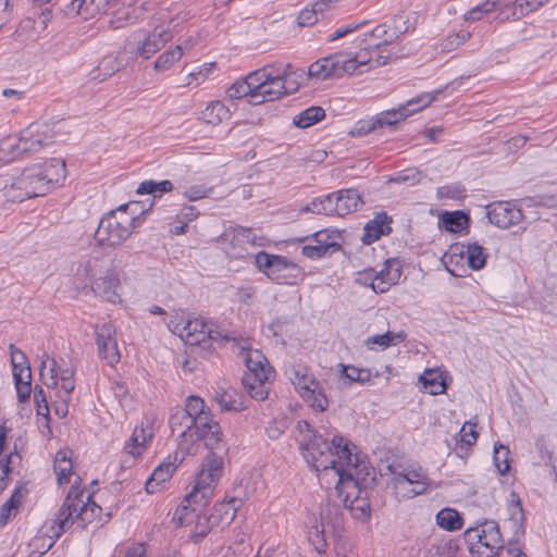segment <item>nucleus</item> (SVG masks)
<instances>
[{"mask_svg": "<svg viewBox=\"0 0 557 557\" xmlns=\"http://www.w3.org/2000/svg\"><path fill=\"white\" fill-rule=\"evenodd\" d=\"M23 132L26 135V139L35 140L37 144H40V148L42 149L45 146L50 145L53 141L55 136V132L53 129V125L48 122H34L28 125Z\"/></svg>", "mask_w": 557, "mask_h": 557, "instance_id": "26", "label": "nucleus"}, {"mask_svg": "<svg viewBox=\"0 0 557 557\" xmlns=\"http://www.w3.org/2000/svg\"><path fill=\"white\" fill-rule=\"evenodd\" d=\"M407 335L404 331L394 333L386 332L384 334H377L368 337L364 341V345L368 349H374V346H379L382 350L391 346H396L406 339Z\"/></svg>", "mask_w": 557, "mask_h": 557, "instance_id": "30", "label": "nucleus"}, {"mask_svg": "<svg viewBox=\"0 0 557 557\" xmlns=\"http://www.w3.org/2000/svg\"><path fill=\"white\" fill-rule=\"evenodd\" d=\"M356 51L350 52L351 63H354V74H361L370 69L386 65L393 53L387 46L382 42H368V38H356L354 41Z\"/></svg>", "mask_w": 557, "mask_h": 557, "instance_id": "9", "label": "nucleus"}, {"mask_svg": "<svg viewBox=\"0 0 557 557\" xmlns=\"http://www.w3.org/2000/svg\"><path fill=\"white\" fill-rule=\"evenodd\" d=\"M509 448L502 444H495L494 446V465L500 474H505L509 471Z\"/></svg>", "mask_w": 557, "mask_h": 557, "instance_id": "48", "label": "nucleus"}, {"mask_svg": "<svg viewBox=\"0 0 557 557\" xmlns=\"http://www.w3.org/2000/svg\"><path fill=\"white\" fill-rule=\"evenodd\" d=\"M344 74L354 75L350 52H338L313 62L308 69V76L325 81Z\"/></svg>", "mask_w": 557, "mask_h": 557, "instance_id": "12", "label": "nucleus"}, {"mask_svg": "<svg viewBox=\"0 0 557 557\" xmlns=\"http://www.w3.org/2000/svg\"><path fill=\"white\" fill-rule=\"evenodd\" d=\"M34 398H35V403H36L37 414L42 416L44 418H48L49 417L48 401H47L46 395L44 393V389L38 385H36L34 388Z\"/></svg>", "mask_w": 557, "mask_h": 557, "instance_id": "62", "label": "nucleus"}, {"mask_svg": "<svg viewBox=\"0 0 557 557\" xmlns=\"http://www.w3.org/2000/svg\"><path fill=\"white\" fill-rule=\"evenodd\" d=\"M379 470L381 475H393V485L398 491L406 490V485H412L419 480H425L426 475L420 467L412 468L397 460L381 465Z\"/></svg>", "mask_w": 557, "mask_h": 557, "instance_id": "16", "label": "nucleus"}, {"mask_svg": "<svg viewBox=\"0 0 557 557\" xmlns=\"http://www.w3.org/2000/svg\"><path fill=\"white\" fill-rule=\"evenodd\" d=\"M220 444L216 447H207L210 453L203 458L200 470L196 475L195 485L189 494L186 495V502L210 500L214 493V487L223 474V458L227 454V446L220 435Z\"/></svg>", "mask_w": 557, "mask_h": 557, "instance_id": "6", "label": "nucleus"}, {"mask_svg": "<svg viewBox=\"0 0 557 557\" xmlns=\"http://www.w3.org/2000/svg\"><path fill=\"white\" fill-rule=\"evenodd\" d=\"M205 401L197 396H189L185 408H182L190 418H196L201 434L207 433V447H216L220 444L221 426L215 422L210 411H206Z\"/></svg>", "mask_w": 557, "mask_h": 557, "instance_id": "11", "label": "nucleus"}, {"mask_svg": "<svg viewBox=\"0 0 557 557\" xmlns=\"http://www.w3.org/2000/svg\"><path fill=\"white\" fill-rule=\"evenodd\" d=\"M215 400L220 405L222 410H234L242 411L246 408L243 400L236 398L234 391H226L215 396Z\"/></svg>", "mask_w": 557, "mask_h": 557, "instance_id": "45", "label": "nucleus"}, {"mask_svg": "<svg viewBox=\"0 0 557 557\" xmlns=\"http://www.w3.org/2000/svg\"><path fill=\"white\" fill-rule=\"evenodd\" d=\"M335 238L336 235L334 233L320 231L313 235L312 242H319L322 246L327 245V251L330 255H332L341 249V245L336 243Z\"/></svg>", "mask_w": 557, "mask_h": 557, "instance_id": "53", "label": "nucleus"}, {"mask_svg": "<svg viewBox=\"0 0 557 557\" xmlns=\"http://www.w3.org/2000/svg\"><path fill=\"white\" fill-rule=\"evenodd\" d=\"M29 490L26 482H20L11 497L0 506V525L4 527L14 518L23 505Z\"/></svg>", "mask_w": 557, "mask_h": 557, "instance_id": "22", "label": "nucleus"}, {"mask_svg": "<svg viewBox=\"0 0 557 557\" xmlns=\"http://www.w3.org/2000/svg\"><path fill=\"white\" fill-rule=\"evenodd\" d=\"M481 544L472 548L473 557H497L504 549V540L495 521H484L480 531Z\"/></svg>", "mask_w": 557, "mask_h": 557, "instance_id": "14", "label": "nucleus"}, {"mask_svg": "<svg viewBox=\"0 0 557 557\" xmlns=\"http://www.w3.org/2000/svg\"><path fill=\"white\" fill-rule=\"evenodd\" d=\"M196 418H190L182 408L176 409L169 419L172 434L180 438L178 447L182 451L190 454L191 446L198 441H203L207 447V433L201 434Z\"/></svg>", "mask_w": 557, "mask_h": 557, "instance_id": "10", "label": "nucleus"}, {"mask_svg": "<svg viewBox=\"0 0 557 557\" xmlns=\"http://www.w3.org/2000/svg\"><path fill=\"white\" fill-rule=\"evenodd\" d=\"M73 463L69 451L60 450L55 455L53 470L58 478V484L62 485L70 482L72 475Z\"/></svg>", "mask_w": 557, "mask_h": 557, "instance_id": "33", "label": "nucleus"}, {"mask_svg": "<svg viewBox=\"0 0 557 557\" xmlns=\"http://www.w3.org/2000/svg\"><path fill=\"white\" fill-rule=\"evenodd\" d=\"M290 381L300 393L307 392V388L310 389L317 387V383L319 382L310 373L308 368L301 364H297L292 368Z\"/></svg>", "mask_w": 557, "mask_h": 557, "instance_id": "31", "label": "nucleus"}, {"mask_svg": "<svg viewBox=\"0 0 557 557\" xmlns=\"http://www.w3.org/2000/svg\"><path fill=\"white\" fill-rule=\"evenodd\" d=\"M97 346L98 355L100 358L107 360L110 366L120 361V352L116 343V330L111 322H103L98 325L97 331Z\"/></svg>", "mask_w": 557, "mask_h": 557, "instance_id": "18", "label": "nucleus"}, {"mask_svg": "<svg viewBox=\"0 0 557 557\" xmlns=\"http://www.w3.org/2000/svg\"><path fill=\"white\" fill-rule=\"evenodd\" d=\"M401 276V268L400 263L396 259H388L385 261L384 267L381 271L376 272L374 270V285L372 289L375 293H385L391 286L398 283Z\"/></svg>", "mask_w": 557, "mask_h": 557, "instance_id": "21", "label": "nucleus"}, {"mask_svg": "<svg viewBox=\"0 0 557 557\" xmlns=\"http://www.w3.org/2000/svg\"><path fill=\"white\" fill-rule=\"evenodd\" d=\"M175 469L176 465L174 462H163L158 466L146 482V492L148 494L156 493L163 483L171 479Z\"/></svg>", "mask_w": 557, "mask_h": 557, "instance_id": "27", "label": "nucleus"}, {"mask_svg": "<svg viewBox=\"0 0 557 557\" xmlns=\"http://www.w3.org/2000/svg\"><path fill=\"white\" fill-rule=\"evenodd\" d=\"M469 216L461 211H454L443 215V224L447 232L459 233L468 225Z\"/></svg>", "mask_w": 557, "mask_h": 557, "instance_id": "41", "label": "nucleus"}, {"mask_svg": "<svg viewBox=\"0 0 557 557\" xmlns=\"http://www.w3.org/2000/svg\"><path fill=\"white\" fill-rule=\"evenodd\" d=\"M444 258L447 259L449 263L456 264L467 259L469 268L478 271L484 268L487 255L484 252V248L476 242L468 244L456 243L449 247Z\"/></svg>", "mask_w": 557, "mask_h": 557, "instance_id": "13", "label": "nucleus"}, {"mask_svg": "<svg viewBox=\"0 0 557 557\" xmlns=\"http://www.w3.org/2000/svg\"><path fill=\"white\" fill-rule=\"evenodd\" d=\"M441 92L442 90H436L433 94L425 92L408 100L406 103L398 107L400 110V115L408 117L416 112L421 111L422 109L429 107Z\"/></svg>", "mask_w": 557, "mask_h": 557, "instance_id": "29", "label": "nucleus"}, {"mask_svg": "<svg viewBox=\"0 0 557 557\" xmlns=\"http://www.w3.org/2000/svg\"><path fill=\"white\" fill-rule=\"evenodd\" d=\"M376 117L380 121L381 128L384 126H393L399 121L406 119L405 116L400 115L399 108L381 112L376 115Z\"/></svg>", "mask_w": 557, "mask_h": 557, "instance_id": "60", "label": "nucleus"}, {"mask_svg": "<svg viewBox=\"0 0 557 557\" xmlns=\"http://www.w3.org/2000/svg\"><path fill=\"white\" fill-rule=\"evenodd\" d=\"M245 391L256 400H264L269 395V381H263L257 385L246 387Z\"/></svg>", "mask_w": 557, "mask_h": 557, "instance_id": "64", "label": "nucleus"}, {"mask_svg": "<svg viewBox=\"0 0 557 557\" xmlns=\"http://www.w3.org/2000/svg\"><path fill=\"white\" fill-rule=\"evenodd\" d=\"M277 268L272 271V281L277 284H292L297 277L299 268L286 257L278 256Z\"/></svg>", "mask_w": 557, "mask_h": 557, "instance_id": "28", "label": "nucleus"}, {"mask_svg": "<svg viewBox=\"0 0 557 557\" xmlns=\"http://www.w3.org/2000/svg\"><path fill=\"white\" fill-rule=\"evenodd\" d=\"M437 524L447 531H456L462 528V518L458 511L450 508L442 509L436 515Z\"/></svg>", "mask_w": 557, "mask_h": 557, "instance_id": "38", "label": "nucleus"}, {"mask_svg": "<svg viewBox=\"0 0 557 557\" xmlns=\"http://www.w3.org/2000/svg\"><path fill=\"white\" fill-rule=\"evenodd\" d=\"M58 370L57 362L54 359H51L48 364V360H44L40 366V377L44 384L48 388H57L59 385L58 382Z\"/></svg>", "mask_w": 557, "mask_h": 557, "instance_id": "46", "label": "nucleus"}, {"mask_svg": "<svg viewBox=\"0 0 557 557\" xmlns=\"http://www.w3.org/2000/svg\"><path fill=\"white\" fill-rule=\"evenodd\" d=\"M120 66L115 59L113 58H104L97 69L90 72V77L92 79H99L100 82L106 78L112 76L116 71H119Z\"/></svg>", "mask_w": 557, "mask_h": 557, "instance_id": "47", "label": "nucleus"}, {"mask_svg": "<svg viewBox=\"0 0 557 557\" xmlns=\"http://www.w3.org/2000/svg\"><path fill=\"white\" fill-rule=\"evenodd\" d=\"M169 329L177 334L186 344L190 346L201 345L207 342L210 334L208 324L200 319H181L178 321L171 320L168 323Z\"/></svg>", "mask_w": 557, "mask_h": 557, "instance_id": "15", "label": "nucleus"}, {"mask_svg": "<svg viewBox=\"0 0 557 557\" xmlns=\"http://www.w3.org/2000/svg\"><path fill=\"white\" fill-rule=\"evenodd\" d=\"M333 202V214L344 216L357 211L362 202L361 196L357 189H342L330 194Z\"/></svg>", "mask_w": 557, "mask_h": 557, "instance_id": "20", "label": "nucleus"}, {"mask_svg": "<svg viewBox=\"0 0 557 557\" xmlns=\"http://www.w3.org/2000/svg\"><path fill=\"white\" fill-rule=\"evenodd\" d=\"M227 113L225 107L220 102L215 101L208 106L203 112L205 117H210L212 114H215L214 119H208L209 123H220Z\"/></svg>", "mask_w": 557, "mask_h": 557, "instance_id": "63", "label": "nucleus"}, {"mask_svg": "<svg viewBox=\"0 0 557 557\" xmlns=\"http://www.w3.org/2000/svg\"><path fill=\"white\" fill-rule=\"evenodd\" d=\"M325 116V111L321 107H310L294 116V124L300 128H307L320 122Z\"/></svg>", "mask_w": 557, "mask_h": 557, "instance_id": "37", "label": "nucleus"}, {"mask_svg": "<svg viewBox=\"0 0 557 557\" xmlns=\"http://www.w3.org/2000/svg\"><path fill=\"white\" fill-rule=\"evenodd\" d=\"M475 426H476V422L472 423L471 421H468L462 425V428L459 432L461 445H466L467 447H470L475 444L478 436H479V433L476 432Z\"/></svg>", "mask_w": 557, "mask_h": 557, "instance_id": "54", "label": "nucleus"}, {"mask_svg": "<svg viewBox=\"0 0 557 557\" xmlns=\"http://www.w3.org/2000/svg\"><path fill=\"white\" fill-rule=\"evenodd\" d=\"M300 449L307 463L315 471H331L337 479L335 491L330 496L336 507L342 505L350 510L358 508L363 516L369 515L366 511L369 504L361 499V493L362 488H367L374 481V476L369 480L360 476L363 470L367 475L370 472L366 465L360 463L359 457L351 453L348 440L335 435L329 442L321 435L300 442Z\"/></svg>", "mask_w": 557, "mask_h": 557, "instance_id": "1", "label": "nucleus"}, {"mask_svg": "<svg viewBox=\"0 0 557 557\" xmlns=\"http://www.w3.org/2000/svg\"><path fill=\"white\" fill-rule=\"evenodd\" d=\"M183 55V46H175L174 48L164 51L154 61V69L157 71H165L170 69L174 62L178 61Z\"/></svg>", "mask_w": 557, "mask_h": 557, "instance_id": "42", "label": "nucleus"}, {"mask_svg": "<svg viewBox=\"0 0 557 557\" xmlns=\"http://www.w3.org/2000/svg\"><path fill=\"white\" fill-rule=\"evenodd\" d=\"M76 276L83 281L91 282L94 293L107 301L117 304L121 301V282L119 273L112 268L110 259L104 257H89L79 263Z\"/></svg>", "mask_w": 557, "mask_h": 557, "instance_id": "5", "label": "nucleus"}, {"mask_svg": "<svg viewBox=\"0 0 557 557\" xmlns=\"http://www.w3.org/2000/svg\"><path fill=\"white\" fill-rule=\"evenodd\" d=\"M242 504L243 500L237 497H232L228 502L215 504L211 509H208L211 515V521L215 523L216 527L230 524Z\"/></svg>", "mask_w": 557, "mask_h": 557, "instance_id": "25", "label": "nucleus"}, {"mask_svg": "<svg viewBox=\"0 0 557 557\" xmlns=\"http://www.w3.org/2000/svg\"><path fill=\"white\" fill-rule=\"evenodd\" d=\"M505 0H485L475 5L465 14V20L468 22H475L482 18L484 14L494 11Z\"/></svg>", "mask_w": 557, "mask_h": 557, "instance_id": "44", "label": "nucleus"}, {"mask_svg": "<svg viewBox=\"0 0 557 557\" xmlns=\"http://www.w3.org/2000/svg\"><path fill=\"white\" fill-rule=\"evenodd\" d=\"M343 374L350 383H367L371 380V373L368 369H358L354 366H343Z\"/></svg>", "mask_w": 557, "mask_h": 557, "instance_id": "51", "label": "nucleus"}, {"mask_svg": "<svg viewBox=\"0 0 557 557\" xmlns=\"http://www.w3.org/2000/svg\"><path fill=\"white\" fill-rule=\"evenodd\" d=\"M65 174V161L51 158L25 168L17 177L12 178L10 185L5 184L3 195L11 201L45 196L64 181Z\"/></svg>", "mask_w": 557, "mask_h": 557, "instance_id": "3", "label": "nucleus"}, {"mask_svg": "<svg viewBox=\"0 0 557 557\" xmlns=\"http://www.w3.org/2000/svg\"><path fill=\"white\" fill-rule=\"evenodd\" d=\"M305 71L290 63H272L236 81L226 91L230 99L247 98L252 106L274 101L298 91Z\"/></svg>", "mask_w": 557, "mask_h": 557, "instance_id": "2", "label": "nucleus"}, {"mask_svg": "<svg viewBox=\"0 0 557 557\" xmlns=\"http://www.w3.org/2000/svg\"><path fill=\"white\" fill-rule=\"evenodd\" d=\"M245 362L247 367L246 373H264L267 376L271 373L265 357L259 350L248 351Z\"/></svg>", "mask_w": 557, "mask_h": 557, "instance_id": "39", "label": "nucleus"}, {"mask_svg": "<svg viewBox=\"0 0 557 557\" xmlns=\"http://www.w3.org/2000/svg\"><path fill=\"white\" fill-rule=\"evenodd\" d=\"M377 128H381V125H380V121L377 120V117L375 115L371 119L359 121L356 124L351 134L362 136V135H367Z\"/></svg>", "mask_w": 557, "mask_h": 557, "instance_id": "59", "label": "nucleus"}, {"mask_svg": "<svg viewBox=\"0 0 557 557\" xmlns=\"http://www.w3.org/2000/svg\"><path fill=\"white\" fill-rule=\"evenodd\" d=\"M302 212H310L314 214L333 215V202L330 194L320 198L313 199L311 202L306 205Z\"/></svg>", "mask_w": 557, "mask_h": 557, "instance_id": "43", "label": "nucleus"}, {"mask_svg": "<svg viewBox=\"0 0 557 557\" xmlns=\"http://www.w3.org/2000/svg\"><path fill=\"white\" fill-rule=\"evenodd\" d=\"M392 222L393 219L386 212L376 213L373 220L366 224L362 242L370 245L381 236L389 235L392 233Z\"/></svg>", "mask_w": 557, "mask_h": 557, "instance_id": "24", "label": "nucleus"}, {"mask_svg": "<svg viewBox=\"0 0 557 557\" xmlns=\"http://www.w3.org/2000/svg\"><path fill=\"white\" fill-rule=\"evenodd\" d=\"M212 190H213L212 187H207L206 185H195V186L188 187L184 191V196L189 201H197V200H200V199H203V198L210 196Z\"/></svg>", "mask_w": 557, "mask_h": 557, "instance_id": "61", "label": "nucleus"}, {"mask_svg": "<svg viewBox=\"0 0 557 557\" xmlns=\"http://www.w3.org/2000/svg\"><path fill=\"white\" fill-rule=\"evenodd\" d=\"M14 383L18 401L25 403L28 400L32 393V374L28 379H24L21 377V375H17V377L14 379Z\"/></svg>", "mask_w": 557, "mask_h": 557, "instance_id": "57", "label": "nucleus"}, {"mask_svg": "<svg viewBox=\"0 0 557 557\" xmlns=\"http://www.w3.org/2000/svg\"><path fill=\"white\" fill-rule=\"evenodd\" d=\"M171 39L172 35L169 28H165L164 25L157 26L138 47V53L145 59H149Z\"/></svg>", "mask_w": 557, "mask_h": 557, "instance_id": "23", "label": "nucleus"}, {"mask_svg": "<svg viewBox=\"0 0 557 557\" xmlns=\"http://www.w3.org/2000/svg\"><path fill=\"white\" fill-rule=\"evenodd\" d=\"M173 189V184L169 180L156 182L152 180L144 181L137 187V194L146 195L152 194L154 197L161 196L164 193H169Z\"/></svg>", "mask_w": 557, "mask_h": 557, "instance_id": "40", "label": "nucleus"}, {"mask_svg": "<svg viewBox=\"0 0 557 557\" xmlns=\"http://www.w3.org/2000/svg\"><path fill=\"white\" fill-rule=\"evenodd\" d=\"M486 215L490 222L500 228H509L522 221V212L508 201L490 203L486 207Z\"/></svg>", "mask_w": 557, "mask_h": 557, "instance_id": "17", "label": "nucleus"}, {"mask_svg": "<svg viewBox=\"0 0 557 557\" xmlns=\"http://www.w3.org/2000/svg\"><path fill=\"white\" fill-rule=\"evenodd\" d=\"M278 256L269 255L267 252H259L256 255V265L269 278H272V271L275 267L277 268Z\"/></svg>", "mask_w": 557, "mask_h": 557, "instance_id": "50", "label": "nucleus"}, {"mask_svg": "<svg viewBox=\"0 0 557 557\" xmlns=\"http://www.w3.org/2000/svg\"><path fill=\"white\" fill-rule=\"evenodd\" d=\"M209 500L201 502H182L181 506L176 508L173 513V520L177 525L194 524V537L197 540L203 539L213 528L215 523L211 521V515L207 509Z\"/></svg>", "mask_w": 557, "mask_h": 557, "instance_id": "8", "label": "nucleus"}, {"mask_svg": "<svg viewBox=\"0 0 557 557\" xmlns=\"http://www.w3.org/2000/svg\"><path fill=\"white\" fill-rule=\"evenodd\" d=\"M23 157L18 136H8L0 141V161L11 162Z\"/></svg>", "mask_w": 557, "mask_h": 557, "instance_id": "34", "label": "nucleus"}, {"mask_svg": "<svg viewBox=\"0 0 557 557\" xmlns=\"http://www.w3.org/2000/svg\"><path fill=\"white\" fill-rule=\"evenodd\" d=\"M79 484L81 478H77L62 506L55 512L51 525L46 531V535L51 540L48 548L64 532L71 529L75 522L78 523L79 528L84 529L102 511V508L92 500V494L88 491L79 490Z\"/></svg>", "mask_w": 557, "mask_h": 557, "instance_id": "4", "label": "nucleus"}, {"mask_svg": "<svg viewBox=\"0 0 557 557\" xmlns=\"http://www.w3.org/2000/svg\"><path fill=\"white\" fill-rule=\"evenodd\" d=\"M387 25L391 29L388 39H396L410 28L409 18L404 13L396 14Z\"/></svg>", "mask_w": 557, "mask_h": 557, "instance_id": "49", "label": "nucleus"}, {"mask_svg": "<svg viewBox=\"0 0 557 557\" xmlns=\"http://www.w3.org/2000/svg\"><path fill=\"white\" fill-rule=\"evenodd\" d=\"M132 205H122L103 216L96 231V238L101 244L117 246L125 242L136 227L138 218L128 214Z\"/></svg>", "mask_w": 557, "mask_h": 557, "instance_id": "7", "label": "nucleus"}, {"mask_svg": "<svg viewBox=\"0 0 557 557\" xmlns=\"http://www.w3.org/2000/svg\"><path fill=\"white\" fill-rule=\"evenodd\" d=\"M301 397L317 411L323 412L329 408V399L319 382L317 387L307 388V392H301Z\"/></svg>", "mask_w": 557, "mask_h": 557, "instance_id": "36", "label": "nucleus"}, {"mask_svg": "<svg viewBox=\"0 0 557 557\" xmlns=\"http://www.w3.org/2000/svg\"><path fill=\"white\" fill-rule=\"evenodd\" d=\"M151 429L136 426L129 441L125 445V450L132 456H139L141 454V448L146 445L147 441L151 440Z\"/></svg>", "mask_w": 557, "mask_h": 557, "instance_id": "32", "label": "nucleus"}, {"mask_svg": "<svg viewBox=\"0 0 557 557\" xmlns=\"http://www.w3.org/2000/svg\"><path fill=\"white\" fill-rule=\"evenodd\" d=\"M420 381L431 395H440L446 391V384L442 373L435 370H425L420 376Z\"/></svg>", "mask_w": 557, "mask_h": 557, "instance_id": "35", "label": "nucleus"}, {"mask_svg": "<svg viewBox=\"0 0 557 557\" xmlns=\"http://www.w3.org/2000/svg\"><path fill=\"white\" fill-rule=\"evenodd\" d=\"M321 4L317 3L313 9L302 10L297 17L298 25L301 27L311 26L319 20V12H321Z\"/></svg>", "mask_w": 557, "mask_h": 557, "instance_id": "56", "label": "nucleus"}, {"mask_svg": "<svg viewBox=\"0 0 557 557\" xmlns=\"http://www.w3.org/2000/svg\"><path fill=\"white\" fill-rule=\"evenodd\" d=\"M510 520L513 522V527L516 528L515 535L518 536L519 533L523 534L524 533V525H523L524 517H523V509L521 506V502L519 498L511 506Z\"/></svg>", "mask_w": 557, "mask_h": 557, "instance_id": "55", "label": "nucleus"}, {"mask_svg": "<svg viewBox=\"0 0 557 557\" xmlns=\"http://www.w3.org/2000/svg\"><path fill=\"white\" fill-rule=\"evenodd\" d=\"M120 0H73L67 13H76L84 18H92L97 14H106L110 9L117 5Z\"/></svg>", "mask_w": 557, "mask_h": 557, "instance_id": "19", "label": "nucleus"}, {"mask_svg": "<svg viewBox=\"0 0 557 557\" xmlns=\"http://www.w3.org/2000/svg\"><path fill=\"white\" fill-rule=\"evenodd\" d=\"M388 32H391L387 24L377 25L370 33H367L362 38H368V42L379 41L382 46H388L394 39H388Z\"/></svg>", "mask_w": 557, "mask_h": 557, "instance_id": "52", "label": "nucleus"}, {"mask_svg": "<svg viewBox=\"0 0 557 557\" xmlns=\"http://www.w3.org/2000/svg\"><path fill=\"white\" fill-rule=\"evenodd\" d=\"M301 252L309 259H319L330 255L327 251V245L322 246L321 243L312 240L310 244L302 247Z\"/></svg>", "mask_w": 557, "mask_h": 557, "instance_id": "58", "label": "nucleus"}]
</instances>
